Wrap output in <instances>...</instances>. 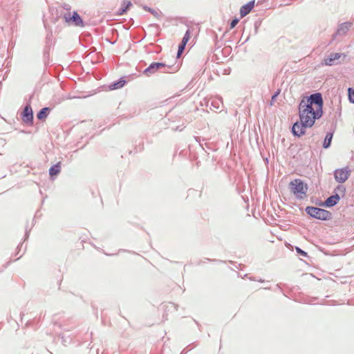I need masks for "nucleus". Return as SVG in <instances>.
<instances>
[{"mask_svg": "<svg viewBox=\"0 0 354 354\" xmlns=\"http://www.w3.org/2000/svg\"><path fill=\"white\" fill-rule=\"evenodd\" d=\"M323 114V99L321 93H317L304 97L299 105V120L307 126H313L315 120Z\"/></svg>", "mask_w": 354, "mask_h": 354, "instance_id": "obj_1", "label": "nucleus"}, {"mask_svg": "<svg viewBox=\"0 0 354 354\" xmlns=\"http://www.w3.org/2000/svg\"><path fill=\"white\" fill-rule=\"evenodd\" d=\"M162 69L163 73H174L178 70L177 67L169 66L165 63L153 62L151 63L149 67L143 71V73L146 76L150 77L151 75L155 74L157 71Z\"/></svg>", "mask_w": 354, "mask_h": 354, "instance_id": "obj_2", "label": "nucleus"}, {"mask_svg": "<svg viewBox=\"0 0 354 354\" xmlns=\"http://www.w3.org/2000/svg\"><path fill=\"white\" fill-rule=\"evenodd\" d=\"M291 192L298 198H304L306 196L308 186L301 179H295L289 184Z\"/></svg>", "mask_w": 354, "mask_h": 354, "instance_id": "obj_3", "label": "nucleus"}, {"mask_svg": "<svg viewBox=\"0 0 354 354\" xmlns=\"http://www.w3.org/2000/svg\"><path fill=\"white\" fill-rule=\"evenodd\" d=\"M306 210L310 216L320 220H328L331 218L330 212L321 208L308 207Z\"/></svg>", "mask_w": 354, "mask_h": 354, "instance_id": "obj_4", "label": "nucleus"}, {"mask_svg": "<svg viewBox=\"0 0 354 354\" xmlns=\"http://www.w3.org/2000/svg\"><path fill=\"white\" fill-rule=\"evenodd\" d=\"M64 18L65 21L69 24L79 27H83L84 23L80 16L76 12H68L64 15Z\"/></svg>", "mask_w": 354, "mask_h": 354, "instance_id": "obj_5", "label": "nucleus"}, {"mask_svg": "<svg viewBox=\"0 0 354 354\" xmlns=\"http://www.w3.org/2000/svg\"><path fill=\"white\" fill-rule=\"evenodd\" d=\"M351 172L348 167L337 169L335 171V178L339 183H344L350 176Z\"/></svg>", "mask_w": 354, "mask_h": 354, "instance_id": "obj_6", "label": "nucleus"}, {"mask_svg": "<svg viewBox=\"0 0 354 354\" xmlns=\"http://www.w3.org/2000/svg\"><path fill=\"white\" fill-rule=\"evenodd\" d=\"M313 126L305 125L304 122L299 121L295 122L292 126V133L297 136H301L305 134L306 129L312 127Z\"/></svg>", "mask_w": 354, "mask_h": 354, "instance_id": "obj_7", "label": "nucleus"}, {"mask_svg": "<svg viewBox=\"0 0 354 354\" xmlns=\"http://www.w3.org/2000/svg\"><path fill=\"white\" fill-rule=\"evenodd\" d=\"M24 122L26 123L32 122L33 119L32 110L30 106H26L23 111Z\"/></svg>", "mask_w": 354, "mask_h": 354, "instance_id": "obj_8", "label": "nucleus"}, {"mask_svg": "<svg viewBox=\"0 0 354 354\" xmlns=\"http://www.w3.org/2000/svg\"><path fill=\"white\" fill-rule=\"evenodd\" d=\"M254 1H250L247 4L241 6L240 9V15L241 17L246 16L254 8Z\"/></svg>", "mask_w": 354, "mask_h": 354, "instance_id": "obj_9", "label": "nucleus"}, {"mask_svg": "<svg viewBox=\"0 0 354 354\" xmlns=\"http://www.w3.org/2000/svg\"><path fill=\"white\" fill-rule=\"evenodd\" d=\"M342 55L339 53H333L330 56L324 59L326 65L332 66L335 64V61L338 60L341 57Z\"/></svg>", "mask_w": 354, "mask_h": 354, "instance_id": "obj_10", "label": "nucleus"}, {"mask_svg": "<svg viewBox=\"0 0 354 354\" xmlns=\"http://www.w3.org/2000/svg\"><path fill=\"white\" fill-rule=\"evenodd\" d=\"M339 200V197L338 195L331 196L327 198L325 202V204L327 207H332L337 203Z\"/></svg>", "mask_w": 354, "mask_h": 354, "instance_id": "obj_11", "label": "nucleus"}, {"mask_svg": "<svg viewBox=\"0 0 354 354\" xmlns=\"http://www.w3.org/2000/svg\"><path fill=\"white\" fill-rule=\"evenodd\" d=\"M132 6V3L130 1L124 0L121 6L120 9L119 10L118 14L120 15H122L124 14L131 6Z\"/></svg>", "mask_w": 354, "mask_h": 354, "instance_id": "obj_12", "label": "nucleus"}, {"mask_svg": "<svg viewBox=\"0 0 354 354\" xmlns=\"http://www.w3.org/2000/svg\"><path fill=\"white\" fill-rule=\"evenodd\" d=\"M60 162H58L57 164L55 165L54 166L50 168L49 174L51 176H56L60 172Z\"/></svg>", "mask_w": 354, "mask_h": 354, "instance_id": "obj_13", "label": "nucleus"}, {"mask_svg": "<svg viewBox=\"0 0 354 354\" xmlns=\"http://www.w3.org/2000/svg\"><path fill=\"white\" fill-rule=\"evenodd\" d=\"M49 111V108L45 107L41 109V111L37 113V118L39 120H44L45 119Z\"/></svg>", "mask_w": 354, "mask_h": 354, "instance_id": "obj_14", "label": "nucleus"}, {"mask_svg": "<svg viewBox=\"0 0 354 354\" xmlns=\"http://www.w3.org/2000/svg\"><path fill=\"white\" fill-rule=\"evenodd\" d=\"M124 84H125V81L123 80H121L118 81V82L111 84L109 86V88L111 90L118 89V88L122 87L124 85Z\"/></svg>", "mask_w": 354, "mask_h": 354, "instance_id": "obj_15", "label": "nucleus"}, {"mask_svg": "<svg viewBox=\"0 0 354 354\" xmlns=\"http://www.w3.org/2000/svg\"><path fill=\"white\" fill-rule=\"evenodd\" d=\"M332 138H333V134L330 133H328L326 136L325 140L323 143V147L324 148H328L330 146Z\"/></svg>", "mask_w": 354, "mask_h": 354, "instance_id": "obj_16", "label": "nucleus"}, {"mask_svg": "<svg viewBox=\"0 0 354 354\" xmlns=\"http://www.w3.org/2000/svg\"><path fill=\"white\" fill-rule=\"evenodd\" d=\"M189 39H190V32L188 30L185 32L181 43H183V44H187V43L189 40Z\"/></svg>", "mask_w": 354, "mask_h": 354, "instance_id": "obj_17", "label": "nucleus"}, {"mask_svg": "<svg viewBox=\"0 0 354 354\" xmlns=\"http://www.w3.org/2000/svg\"><path fill=\"white\" fill-rule=\"evenodd\" d=\"M348 92L349 101L352 103H354V89L349 88L348 89Z\"/></svg>", "mask_w": 354, "mask_h": 354, "instance_id": "obj_18", "label": "nucleus"}, {"mask_svg": "<svg viewBox=\"0 0 354 354\" xmlns=\"http://www.w3.org/2000/svg\"><path fill=\"white\" fill-rule=\"evenodd\" d=\"M185 46H186V44H183V43H181L179 45L178 50V53H177V57H180V56L181 55V54L183 53V52L185 50Z\"/></svg>", "mask_w": 354, "mask_h": 354, "instance_id": "obj_19", "label": "nucleus"}, {"mask_svg": "<svg viewBox=\"0 0 354 354\" xmlns=\"http://www.w3.org/2000/svg\"><path fill=\"white\" fill-rule=\"evenodd\" d=\"M297 252L304 257H307V253L298 247L295 248Z\"/></svg>", "mask_w": 354, "mask_h": 354, "instance_id": "obj_20", "label": "nucleus"}, {"mask_svg": "<svg viewBox=\"0 0 354 354\" xmlns=\"http://www.w3.org/2000/svg\"><path fill=\"white\" fill-rule=\"evenodd\" d=\"M239 20L238 19H233L230 23V29L234 28L236 26V24L239 23Z\"/></svg>", "mask_w": 354, "mask_h": 354, "instance_id": "obj_21", "label": "nucleus"}]
</instances>
